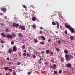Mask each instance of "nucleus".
<instances>
[{"mask_svg":"<svg viewBox=\"0 0 75 75\" xmlns=\"http://www.w3.org/2000/svg\"><path fill=\"white\" fill-rule=\"evenodd\" d=\"M65 27L67 28H68L69 30H70V31L72 33H74L75 30L74 29H73L72 27H71L69 25H67V24H65Z\"/></svg>","mask_w":75,"mask_h":75,"instance_id":"1","label":"nucleus"},{"mask_svg":"<svg viewBox=\"0 0 75 75\" xmlns=\"http://www.w3.org/2000/svg\"><path fill=\"white\" fill-rule=\"evenodd\" d=\"M65 57L66 61H69L70 60V58H74L73 56L71 54H70L69 55L66 54Z\"/></svg>","mask_w":75,"mask_h":75,"instance_id":"2","label":"nucleus"},{"mask_svg":"<svg viewBox=\"0 0 75 75\" xmlns=\"http://www.w3.org/2000/svg\"><path fill=\"white\" fill-rule=\"evenodd\" d=\"M6 37L8 38H10V39H12L13 38V36L11 34H8L6 35Z\"/></svg>","mask_w":75,"mask_h":75,"instance_id":"3","label":"nucleus"},{"mask_svg":"<svg viewBox=\"0 0 75 75\" xmlns=\"http://www.w3.org/2000/svg\"><path fill=\"white\" fill-rule=\"evenodd\" d=\"M12 26L13 27H18L19 26V24H16V23H13L12 25Z\"/></svg>","mask_w":75,"mask_h":75,"instance_id":"4","label":"nucleus"},{"mask_svg":"<svg viewBox=\"0 0 75 75\" xmlns=\"http://www.w3.org/2000/svg\"><path fill=\"white\" fill-rule=\"evenodd\" d=\"M19 28H20L22 30H25V28L24 26H21L20 25L19 26Z\"/></svg>","mask_w":75,"mask_h":75,"instance_id":"5","label":"nucleus"},{"mask_svg":"<svg viewBox=\"0 0 75 75\" xmlns=\"http://www.w3.org/2000/svg\"><path fill=\"white\" fill-rule=\"evenodd\" d=\"M60 61L61 62H64L65 61V59L64 57H62L60 58Z\"/></svg>","mask_w":75,"mask_h":75,"instance_id":"6","label":"nucleus"},{"mask_svg":"<svg viewBox=\"0 0 75 75\" xmlns=\"http://www.w3.org/2000/svg\"><path fill=\"white\" fill-rule=\"evenodd\" d=\"M57 66H56V64H54L53 66H51V68H52V69H55L56 67Z\"/></svg>","mask_w":75,"mask_h":75,"instance_id":"7","label":"nucleus"},{"mask_svg":"<svg viewBox=\"0 0 75 75\" xmlns=\"http://www.w3.org/2000/svg\"><path fill=\"white\" fill-rule=\"evenodd\" d=\"M3 37H6V34H5L4 33H2L0 34Z\"/></svg>","mask_w":75,"mask_h":75,"instance_id":"8","label":"nucleus"},{"mask_svg":"<svg viewBox=\"0 0 75 75\" xmlns=\"http://www.w3.org/2000/svg\"><path fill=\"white\" fill-rule=\"evenodd\" d=\"M1 10L6 13V12L7 11V9L6 8H3L1 9Z\"/></svg>","mask_w":75,"mask_h":75,"instance_id":"9","label":"nucleus"},{"mask_svg":"<svg viewBox=\"0 0 75 75\" xmlns=\"http://www.w3.org/2000/svg\"><path fill=\"white\" fill-rule=\"evenodd\" d=\"M56 24L57 28L59 29V23H58V22H57Z\"/></svg>","mask_w":75,"mask_h":75,"instance_id":"10","label":"nucleus"},{"mask_svg":"<svg viewBox=\"0 0 75 75\" xmlns=\"http://www.w3.org/2000/svg\"><path fill=\"white\" fill-rule=\"evenodd\" d=\"M66 66L67 68H70V67H71V64L69 63L67 64Z\"/></svg>","mask_w":75,"mask_h":75,"instance_id":"11","label":"nucleus"},{"mask_svg":"<svg viewBox=\"0 0 75 75\" xmlns=\"http://www.w3.org/2000/svg\"><path fill=\"white\" fill-rule=\"evenodd\" d=\"M43 59V58H41L39 59V61L38 64H40L41 63V60Z\"/></svg>","mask_w":75,"mask_h":75,"instance_id":"12","label":"nucleus"},{"mask_svg":"<svg viewBox=\"0 0 75 75\" xmlns=\"http://www.w3.org/2000/svg\"><path fill=\"white\" fill-rule=\"evenodd\" d=\"M37 18L35 17H33L32 18V21H35L36 20V19Z\"/></svg>","mask_w":75,"mask_h":75,"instance_id":"13","label":"nucleus"},{"mask_svg":"<svg viewBox=\"0 0 75 75\" xmlns=\"http://www.w3.org/2000/svg\"><path fill=\"white\" fill-rule=\"evenodd\" d=\"M34 41L35 43H37L38 42V40L37 39H34Z\"/></svg>","mask_w":75,"mask_h":75,"instance_id":"14","label":"nucleus"},{"mask_svg":"<svg viewBox=\"0 0 75 75\" xmlns=\"http://www.w3.org/2000/svg\"><path fill=\"white\" fill-rule=\"evenodd\" d=\"M13 51H17V47H15L13 48Z\"/></svg>","mask_w":75,"mask_h":75,"instance_id":"15","label":"nucleus"},{"mask_svg":"<svg viewBox=\"0 0 75 75\" xmlns=\"http://www.w3.org/2000/svg\"><path fill=\"white\" fill-rule=\"evenodd\" d=\"M8 52L9 54H11L12 53V49H11V48L9 50Z\"/></svg>","mask_w":75,"mask_h":75,"instance_id":"16","label":"nucleus"},{"mask_svg":"<svg viewBox=\"0 0 75 75\" xmlns=\"http://www.w3.org/2000/svg\"><path fill=\"white\" fill-rule=\"evenodd\" d=\"M10 68V67H4V69H5V70H6V71H7V70H8V69Z\"/></svg>","mask_w":75,"mask_h":75,"instance_id":"17","label":"nucleus"},{"mask_svg":"<svg viewBox=\"0 0 75 75\" xmlns=\"http://www.w3.org/2000/svg\"><path fill=\"white\" fill-rule=\"evenodd\" d=\"M41 38H42V40H43V41H45V37H44V36H40Z\"/></svg>","mask_w":75,"mask_h":75,"instance_id":"18","label":"nucleus"},{"mask_svg":"<svg viewBox=\"0 0 75 75\" xmlns=\"http://www.w3.org/2000/svg\"><path fill=\"white\" fill-rule=\"evenodd\" d=\"M25 48V45H23L22 46V49H23V50H24Z\"/></svg>","mask_w":75,"mask_h":75,"instance_id":"19","label":"nucleus"},{"mask_svg":"<svg viewBox=\"0 0 75 75\" xmlns=\"http://www.w3.org/2000/svg\"><path fill=\"white\" fill-rule=\"evenodd\" d=\"M68 50L67 49H66L64 50V53L65 54H68Z\"/></svg>","mask_w":75,"mask_h":75,"instance_id":"20","label":"nucleus"},{"mask_svg":"<svg viewBox=\"0 0 75 75\" xmlns=\"http://www.w3.org/2000/svg\"><path fill=\"white\" fill-rule=\"evenodd\" d=\"M70 39L71 40H74V38L73 36H71L70 37Z\"/></svg>","mask_w":75,"mask_h":75,"instance_id":"21","label":"nucleus"},{"mask_svg":"<svg viewBox=\"0 0 75 75\" xmlns=\"http://www.w3.org/2000/svg\"><path fill=\"white\" fill-rule=\"evenodd\" d=\"M52 24L53 25H56V23L54 22H52Z\"/></svg>","mask_w":75,"mask_h":75,"instance_id":"22","label":"nucleus"},{"mask_svg":"<svg viewBox=\"0 0 75 75\" xmlns=\"http://www.w3.org/2000/svg\"><path fill=\"white\" fill-rule=\"evenodd\" d=\"M46 52L47 53V54H50V51L48 50H47L46 51Z\"/></svg>","mask_w":75,"mask_h":75,"instance_id":"23","label":"nucleus"},{"mask_svg":"<svg viewBox=\"0 0 75 75\" xmlns=\"http://www.w3.org/2000/svg\"><path fill=\"white\" fill-rule=\"evenodd\" d=\"M32 57L33 58H36V56H35V54H33L32 55Z\"/></svg>","mask_w":75,"mask_h":75,"instance_id":"24","label":"nucleus"},{"mask_svg":"<svg viewBox=\"0 0 75 75\" xmlns=\"http://www.w3.org/2000/svg\"><path fill=\"white\" fill-rule=\"evenodd\" d=\"M12 35L13 37H16V34H15V33H12Z\"/></svg>","mask_w":75,"mask_h":75,"instance_id":"25","label":"nucleus"},{"mask_svg":"<svg viewBox=\"0 0 75 75\" xmlns=\"http://www.w3.org/2000/svg\"><path fill=\"white\" fill-rule=\"evenodd\" d=\"M12 75H16V73L15 72H12Z\"/></svg>","mask_w":75,"mask_h":75,"instance_id":"26","label":"nucleus"},{"mask_svg":"<svg viewBox=\"0 0 75 75\" xmlns=\"http://www.w3.org/2000/svg\"><path fill=\"white\" fill-rule=\"evenodd\" d=\"M41 44H44L45 42L44 41L41 42H40Z\"/></svg>","mask_w":75,"mask_h":75,"instance_id":"27","label":"nucleus"},{"mask_svg":"<svg viewBox=\"0 0 75 75\" xmlns=\"http://www.w3.org/2000/svg\"><path fill=\"white\" fill-rule=\"evenodd\" d=\"M23 7L24 8H27V6L25 5H23Z\"/></svg>","mask_w":75,"mask_h":75,"instance_id":"28","label":"nucleus"},{"mask_svg":"<svg viewBox=\"0 0 75 75\" xmlns=\"http://www.w3.org/2000/svg\"><path fill=\"white\" fill-rule=\"evenodd\" d=\"M42 33V31H39V34H41Z\"/></svg>","mask_w":75,"mask_h":75,"instance_id":"29","label":"nucleus"},{"mask_svg":"<svg viewBox=\"0 0 75 75\" xmlns=\"http://www.w3.org/2000/svg\"><path fill=\"white\" fill-rule=\"evenodd\" d=\"M32 27L33 28H35V27H36V25H33Z\"/></svg>","mask_w":75,"mask_h":75,"instance_id":"30","label":"nucleus"},{"mask_svg":"<svg viewBox=\"0 0 75 75\" xmlns=\"http://www.w3.org/2000/svg\"><path fill=\"white\" fill-rule=\"evenodd\" d=\"M56 50L57 52L59 51V48H56Z\"/></svg>","mask_w":75,"mask_h":75,"instance_id":"31","label":"nucleus"},{"mask_svg":"<svg viewBox=\"0 0 75 75\" xmlns=\"http://www.w3.org/2000/svg\"><path fill=\"white\" fill-rule=\"evenodd\" d=\"M18 35V36H20V37H21L22 36V35L21 33H19Z\"/></svg>","mask_w":75,"mask_h":75,"instance_id":"32","label":"nucleus"},{"mask_svg":"<svg viewBox=\"0 0 75 75\" xmlns=\"http://www.w3.org/2000/svg\"><path fill=\"white\" fill-rule=\"evenodd\" d=\"M8 71H9V72H12V69H8Z\"/></svg>","mask_w":75,"mask_h":75,"instance_id":"33","label":"nucleus"},{"mask_svg":"<svg viewBox=\"0 0 75 75\" xmlns=\"http://www.w3.org/2000/svg\"><path fill=\"white\" fill-rule=\"evenodd\" d=\"M48 41L49 42H51V39H49V40H48Z\"/></svg>","mask_w":75,"mask_h":75,"instance_id":"34","label":"nucleus"},{"mask_svg":"<svg viewBox=\"0 0 75 75\" xmlns=\"http://www.w3.org/2000/svg\"><path fill=\"white\" fill-rule=\"evenodd\" d=\"M27 57H30V54L28 52L27 53Z\"/></svg>","mask_w":75,"mask_h":75,"instance_id":"35","label":"nucleus"},{"mask_svg":"<svg viewBox=\"0 0 75 75\" xmlns=\"http://www.w3.org/2000/svg\"><path fill=\"white\" fill-rule=\"evenodd\" d=\"M51 62H52L53 63H54V60H53V59H51Z\"/></svg>","mask_w":75,"mask_h":75,"instance_id":"36","label":"nucleus"},{"mask_svg":"<svg viewBox=\"0 0 75 75\" xmlns=\"http://www.w3.org/2000/svg\"><path fill=\"white\" fill-rule=\"evenodd\" d=\"M14 44V42L13 41H12L11 42V44H12V45Z\"/></svg>","mask_w":75,"mask_h":75,"instance_id":"37","label":"nucleus"},{"mask_svg":"<svg viewBox=\"0 0 75 75\" xmlns=\"http://www.w3.org/2000/svg\"><path fill=\"white\" fill-rule=\"evenodd\" d=\"M19 55L20 56V57H21V53L20 52L19 53Z\"/></svg>","mask_w":75,"mask_h":75,"instance_id":"38","label":"nucleus"},{"mask_svg":"<svg viewBox=\"0 0 75 75\" xmlns=\"http://www.w3.org/2000/svg\"><path fill=\"white\" fill-rule=\"evenodd\" d=\"M23 55L24 56H26V53H23Z\"/></svg>","mask_w":75,"mask_h":75,"instance_id":"39","label":"nucleus"},{"mask_svg":"<svg viewBox=\"0 0 75 75\" xmlns=\"http://www.w3.org/2000/svg\"><path fill=\"white\" fill-rule=\"evenodd\" d=\"M28 75H30L31 74V72H29L27 73Z\"/></svg>","mask_w":75,"mask_h":75,"instance_id":"40","label":"nucleus"},{"mask_svg":"<svg viewBox=\"0 0 75 75\" xmlns=\"http://www.w3.org/2000/svg\"><path fill=\"white\" fill-rule=\"evenodd\" d=\"M5 30L6 32H8V29H6Z\"/></svg>","mask_w":75,"mask_h":75,"instance_id":"41","label":"nucleus"},{"mask_svg":"<svg viewBox=\"0 0 75 75\" xmlns=\"http://www.w3.org/2000/svg\"><path fill=\"white\" fill-rule=\"evenodd\" d=\"M54 53H53V52H50V54H51V55H53Z\"/></svg>","mask_w":75,"mask_h":75,"instance_id":"42","label":"nucleus"},{"mask_svg":"<svg viewBox=\"0 0 75 75\" xmlns=\"http://www.w3.org/2000/svg\"><path fill=\"white\" fill-rule=\"evenodd\" d=\"M62 72V71H61V70H59V74H61V73Z\"/></svg>","mask_w":75,"mask_h":75,"instance_id":"43","label":"nucleus"},{"mask_svg":"<svg viewBox=\"0 0 75 75\" xmlns=\"http://www.w3.org/2000/svg\"><path fill=\"white\" fill-rule=\"evenodd\" d=\"M54 74H57V71H54Z\"/></svg>","mask_w":75,"mask_h":75,"instance_id":"44","label":"nucleus"},{"mask_svg":"<svg viewBox=\"0 0 75 75\" xmlns=\"http://www.w3.org/2000/svg\"><path fill=\"white\" fill-rule=\"evenodd\" d=\"M65 34H67V30L65 31Z\"/></svg>","mask_w":75,"mask_h":75,"instance_id":"45","label":"nucleus"},{"mask_svg":"<svg viewBox=\"0 0 75 75\" xmlns=\"http://www.w3.org/2000/svg\"><path fill=\"white\" fill-rule=\"evenodd\" d=\"M58 44H60V43H61V41L59 40H58Z\"/></svg>","mask_w":75,"mask_h":75,"instance_id":"46","label":"nucleus"},{"mask_svg":"<svg viewBox=\"0 0 75 75\" xmlns=\"http://www.w3.org/2000/svg\"><path fill=\"white\" fill-rule=\"evenodd\" d=\"M40 29H41V30H42V29H43V28H42V27H40Z\"/></svg>","mask_w":75,"mask_h":75,"instance_id":"47","label":"nucleus"},{"mask_svg":"<svg viewBox=\"0 0 75 75\" xmlns=\"http://www.w3.org/2000/svg\"><path fill=\"white\" fill-rule=\"evenodd\" d=\"M20 64V62H18L17 63V64L18 65H19Z\"/></svg>","mask_w":75,"mask_h":75,"instance_id":"48","label":"nucleus"},{"mask_svg":"<svg viewBox=\"0 0 75 75\" xmlns=\"http://www.w3.org/2000/svg\"><path fill=\"white\" fill-rule=\"evenodd\" d=\"M8 64H11L12 63L11 62H8Z\"/></svg>","mask_w":75,"mask_h":75,"instance_id":"49","label":"nucleus"},{"mask_svg":"<svg viewBox=\"0 0 75 75\" xmlns=\"http://www.w3.org/2000/svg\"><path fill=\"white\" fill-rule=\"evenodd\" d=\"M30 7H33V5H31L30 6Z\"/></svg>","mask_w":75,"mask_h":75,"instance_id":"50","label":"nucleus"},{"mask_svg":"<svg viewBox=\"0 0 75 75\" xmlns=\"http://www.w3.org/2000/svg\"><path fill=\"white\" fill-rule=\"evenodd\" d=\"M23 52H27V51H26V50H24V51H23Z\"/></svg>","mask_w":75,"mask_h":75,"instance_id":"51","label":"nucleus"},{"mask_svg":"<svg viewBox=\"0 0 75 75\" xmlns=\"http://www.w3.org/2000/svg\"><path fill=\"white\" fill-rule=\"evenodd\" d=\"M44 51H42V54H44Z\"/></svg>","mask_w":75,"mask_h":75,"instance_id":"52","label":"nucleus"},{"mask_svg":"<svg viewBox=\"0 0 75 75\" xmlns=\"http://www.w3.org/2000/svg\"><path fill=\"white\" fill-rule=\"evenodd\" d=\"M1 43H2V44H3L4 43V42L3 41H1Z\"/></svg>","mask_w":75,"mask_h":75,"instance_id":"53","label":"nucleus"},{"mask_svg":"<svg viewBox=\"0 0 75 75\" xmlns=\"http://www.w3.org/2000/svg\"><path fill=\"white\" fill-rule=\"evenodd\" d=\"M7 59L8 61L9 60V57L7 58V59Z\"/></svg>","mask_w":75,"mask_h":75,"instance_id":"54","label":"nucleus"},{"mask_svg":"<svg viewBox=\"0 0 75 75\" xmlns=\"http://www.w3.org/2000/svg\"><path fill=\"white\" fill-rule=\"evenodd\" d=\"M1 25H2V26H3L4 25V24H3L2 23L1 24Z\"/></svg>","mask_w":75,"mask_h":75,"instance_id":"55","label":"nucleus"},{"mask_svg":"<svg viewBox=\"0 0 75 75\" xmlns=\"http://www.w3.org/2000/svg\"><path fill=\"white\" fill-rule=\"evenodd\" d=\"M4 18H5V19H6V18H7V17H6V16H5L4 17Z\"/></svg>","mask_w":75,"mask_h":75,"instance_id":"56","label":"nucleus"},{"mask_svg":"<svg viewBox=\"0 0 75 75\" xmlns=\"http://www.w3.org/2000/svg\"><path fill=\"white\" fill-rule=\"evenodd\" d=\"M5 75H9V74H7V73H6V74Z\"/></svg>","mask_w":75,"mask_h":75,"instance_id":"57","label":"nucleus"},{"mask_svg":"<svg viewBox=\"0 0 75 75\" xmlns=\"http://www.w3.org/2000/svg\"><path fill=\"white\" fill-rule=\"evenodd\" d=\"M3 15V14L0 13V16H1Z\"/></svg>","mask_w":75,"mask_h":75,"instance_id":"58","label":"nucleus"},{"mask_svg":"<svg viewBox=\"0 0 75 75\" xmlns=\"http://www.w3.org/2000/svg\"><path fill=\"white\" fill-rule=\"evenodd\" d=\"M56 33L57 34H58V31H57L56 32Z\"/></svg>","mask_w":75,"mask_h":75,"instance_id":"59","label":"nucleus"},{"mask_svg":"<svg viewBox=\"0 0 75 75\" xmlns=\"http://www.w3.org/2000/svg\"><path fill=\"white\" fill-rule=\"evenodd\" d=\"M52 67H50V69L51 70L52 69L51 68Z\"/></svg>","mask_w":75,"mask_h":75,"instance_id":"60","label":"nucleus"},{"mask_svg":"<svg viewBox=\"0 0 75 75\" xmlns=\"http://www.w3.org/2000/svg\"><path fill=\"white\" fill-rule=\"evenodd\" d=\"M11 68H12V67H11Z\"/></svg>","mask_w":75,"mask_h":75,"instance_id":"61","label":"nucleus"}]
</instances>
